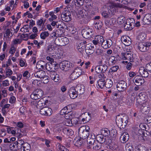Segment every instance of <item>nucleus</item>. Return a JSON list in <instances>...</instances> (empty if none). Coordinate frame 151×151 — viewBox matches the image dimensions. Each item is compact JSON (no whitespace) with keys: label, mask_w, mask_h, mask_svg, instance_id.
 I'll return each mask as SVG.
<instances>
[{"label":"nucleus","mask_w":151,"mask_h":151,"mask_svg":"<svg viewBox=\"0 0 151 151\" xmlns=\"http://www.w3.org/2000/svg\"><path fill=\"white\" fill-rule=\"evenodd\" d=\"M116 123L118 126L121 128H124L128 122V116L124 114H120L116 117Z\"/></svg>","instance_id":"1"},{"label":"nucleus","mask_w":151,"mask_h":151,"mask_svg":"<svg viewBox=\"0 0 151 151\" xmlns=\"http://www.w3.org/2000/svg\"><path fill=\"white\" fill-rule=\"evenodd\" d=\"M59 66L62 70L67 71L68 70H71L73 68V65L70 62L65 60L60 63Z\"/></svg>","instance_id":"2"},{"label":"nucleus","mask_w":151,"mask_h":151,"mask_svg":"<svg viewBox=\"0 0 151 151\" xmlns=\"http://www.w3.org/2000/svg\"><path fill=\"white\" fill-rule=\"evenodd\" d=\"M151 43L148 42L139 43L137 45L138 48L142 52H145L149 49Z\"/></svg>","instance_id":"3"},{"label":"nucleus","mask_w":151,"mask_h":151,"mask_svg":"<svg viewBox=\"0 0 151 151\" xmlns=\"http://www.w3.org/2000/svg\"><path fill=\"white\" fill-rule=\"evenodd\" d=\"M44 94L43 91L40 89H36L30 95L32 99L36 100L41 98Z\"/></svg>","instance_id":"4"},{"label":"nucleus","mask_w":151,"mask_h":151,"mask_svg":"<svg viewBox=\"0 0 151 151\" xmlns=\"http://www.w3.org/2000/svg\"><path fill=\"white\" fill-rule=\"evenodd\" d=\"M83 74L82 70L78 67L74 68L73 71L71 73L70 76L71 80H73L77 79L81 75Z\"/></svg>","instance_id":"5"},{"label":"nucleus","mask_w":151,"mask_h":151,"mask_svg":"<svg viewBox=\"0 0 151 151\" xmlns=\"http://www.w3.org/2000/svg\"><path fill=\"white\" fill-rule=\"evenodd\" d=\"M134 20L132 18L127 19L126 20L124 26V29H126L127 31L132 30L134 25Z\"/></svg>","instance_id":"6"},{"label":"nucleus","mask_w":151,"mask_h":151,"mask_svg":"<svg viewBox=\"0 0 151 151\" xmlns=\"http://www.w3.org/2000/svg\"><path fill=\"white\" fill-rule=\"evenodd\" d=\"M61 17L62 20L68 22L71 19V13L68 10H65L62 13Z\"/></svg>","instance_id":"7"},{"label":"nucleus","mask_w":151,"mask_h":151,"mask_svg":"<svg viewBox=\"0 0 151 151\" xmlns=\"http://www.w3.org/2000/svg\"><path fill=\"white\" fill-rule=\"evenodd\" d=\"M52 112V109L48 107L45 106L42 108L40 110V113L42 115L45 116H50Z\"/></svg>","instance_id":"8"},{"label":"nucleus","mask_w":151,"mask_h":151,"mask_svg":"<svg viewBox=\"0 0 151 151\" xmlns=\"http://www.w3.org/2000/svg\"><path fill=\"white\" fill-rule=\"evenodd\" d=\"M93 30L88 27H86L83 29L82 32V35L86 38L91 37L93 34Z\"/></svg>","instance_id":"9"},{"label":"nucleus","mask_w":151,"mask_h":151,"mask_svg":"<svg viewBox=\"0 0 151 151\" xmlns=\"http://www.w3.org/2000/svg\"><path fill=\"white\" fill-rule=\"evenodd\" d=\"M127 87V83L124 81L122 80L118 81L116 85L117 90L119 91H124Z\"/></svg>","instance_id":"10"},{"label":"nucleus","mask_w":151,"mask_h":151,"mask_svg":"<svg viewBox=\"0 0 151 151\" xmlns=\"http://www.w3.org/2000/svg\"><path fill=\"white\" fill-rule=\"evenodd\" d=\"M111 8V7H109L107 11H104L102 12V15L104 18H110L114 14V9L112 10V9Z\"/></svg>","instance_id":"11"},{"label":"nucleus","mask_w":151,"mask_h":151,"mask_svg":"<svg viewBox=\"0 0 151 151\" xmlns=\"http://www.w3.org/2000/svg\"><path fill=\"white\" fill-rule=\"evenodd\" d=\"M122 59L124 60H128L131 62L134 61V59L132 53L129 52L122 53L121 54Z\"/></svg>","instance_id":"12"},{"label":"nucleus","mask_w":151,"mask_h":151,"mask_svg":"<svg viewBox=\"0 0 151 151\" xmlns=\"http://www.w3.org/2000/svg\"><path fill=\"white\" fill-rule=\"evenodd\" d=\"M108 144L106 146L107 148L110 150H116L118 147V145L117 144L112 142V140L108 139Z\"/></svg>","instance_id":"13"},{"label":"nucleus","mask_w":151,"mask_h":151,"mask_svg":"<svg viewBox=\"0 0 151 151\" xmlns=\"http://www.w3.org/2000/svg\"><path fill=\"white\" fill-rule=\"evenodd\" d=\"M68 93L70 97L72 99L76 98L78 95L75 88L73 87L70 88Z\"/></svg>","instance_id":"14"},{"label":"nucleus","mask_w":151,"mask_h":151,"mask_svg":"<svg viewBox=\"0 0 151 151\" xmlns=\"http://www.w3.org/2000/svg\"><path fill=\"white\" fill-rule=\"evenodd\" d=\"M82 129L79 128L78 130V134L80 136L81 138H82V139H83L89 137V133Z\"/></svg>","instance_id":"15"},{"label":"nucleus","mask_w":151,"mask_h":151,"mask_svg":"<svg viewBox=\"0 0 151 151\" xmlns=\"http://www.w3.org/2000/svg\"><path fill=\"white\" fill-rule=\"evenodd\" d=\"M134 82L136 85L140 86L144 82V81L142 77L137 76L134 79Z\"/></svg>","instance_id":"16"},{"label":"nucleus","mask_w":151,"mask_h":151,"mask_svg":"<svg viewBox=\"0 0 151 151\" xmlns=\"http://www.w3.org/2000/svg\"><path fill=\"white\" fill-rule=\"evenodd\" d=\"M86 42L85 41H79L77 49L78 51L80 52L83 51L86 47Z\"/></svg>","instance_id":"17"},{"label":"nucleus","mask_w":151,"mask_h":151,"mask_svg":"<svg viewBox=\"0 0 151 151\" xmlns=\"http://www.w3.org/2000/svg\"><path fill=\"white\" fill-rule=\"evenodd\" d=\"M78 95H81L83 94L85 91V88L83 84L78 85L75 88Z\"/></svg>","instance_id":"18"},{"label":"nucleus","mask_w":151,"mask_h":151,"mask_svg":"<svg viewBox=\"0 0 151 151\" xmlns=\"http://www.w3.org/2000/svg\"><path fill=\"white\" fill-rule=\"evenodd\" d=\"M104 39L102 36L98 35L96 36L94 40H93V42L95 45H97L98 44H101L104 42Z\"/></svg>","instance_id":"19"},{"label":"nucleus","mask_w":151,"mask_h":151,"mask_svg":"<svg viewBox=\"0 0 151 151\" xmlns=\"http://www.w3.org/2000/svg\"><path fill=\"white\" fill-rule=\"evenodd\" d=\"M112 44V42L111 40L109 39L104 40L101 43L102 47L104 49H107L110 47Z\"/></svg>","instance_id":"20"},{"label":"nucleus","mask_w":151,"mask_h":151,"mask_svg":"<svg viewBox=\"0 0 151 151\" xmlns=\"http://www.w3.org/2000/svg\"><path fill=\"white\" fill-rule=\"evenodd\" d=\"M121 40L123 43L126 46H129L131 43V39L127 36H122L121 37Z\"/></svg>","instance_id":"21"},{"label":"nucleus","mask_w":151,"mask_h":151,"mask_svg":"<svg viewBox=\"0 0 151 151\" xmlns=\"http://www.w3.org/2000/svg\"><path fill=\"white\" fill-rule=\"evenodd\" d=\"M139 72L141 75L145 78L147 77L149 73L148 70L143 67H141L140 68Z\"/></svg>","instance_id":"22"},{"label":"nucleus","mask_w":151,"mask_h":151,"mask_svg":"<svg viewBox=\"0 0 151 151\" xmlns=\"http://www.w3.org/2000/svg\"><path fill=\"white\" fill-rule=\"evenodd\" d=\"M139 127L141 129H139L138 131V133L141 135H144V132H142V133L140 132L142 130L144 131L145 130L146 131L149 129V126L147 124L144 123H141L140 124L139 126Z\"/></svg>","instance_id":"23"},{"label":"nucleus","mask_w":151,"mask_h":151,"mask_svg":"<svg viewBox=\"0 0 151 151\" xmlns=\"http://www.w3.org/2000/svg\"><path fill=\"white\" fill-rule=\"evenodd\" d=\"M50 77L52 80L55 82H57L59 81L60 77L59 75L55 72H50Z\"/></svg>","instance_id":"24"},{"label":"nucleus","mask_w":151,"mask_h":151,"mask_svg":"<svg viewBox=\"0 0 151 151\" xmlns=\"http://www.w3.org/2000/svg\"><path fill=\"white\" fill-rule=\"evenodd\" d=\"M143 21L146 24H151V14H146L144 17Z\"/></svg>","instance_id":"25"},{"label":"nucleus","mask_w":151,"mask_h":151,"mask_svg":"<svg viewBox=\"0 0 151 151\" xmlns=\"http://www.w3.org/2000/svg\"><path fill=\"white\" fill-rule=\"evenodd\" d=\"M96 139L98 142L101 145L104 143L106 141L105 137L102 134L97 135L96 137Z\"/></svg>","instance_id":"26"},{"label":"nucleus","mask_w":151,"mask_h":151,"mask_svg":"<svg viewBox=\"0 0 151 151\" xmlns=\"http://www.w3.org/2000/svg\"><path fill=\"white\" fill-rule=\"evenodd\" d=\"M129 138V135L127 132L124 133L121 135L120 139L122 143H124L128 141Z\"/></svg>","instance_id":"27"},{"label":"nucleus","mask_w":151,"mask_h":151,"mask_svg":"<svg viewBox=\"0 0 151 151\" xmlns=\"http://www.w3.org/2000/svg\"><path fill=\"white\" fill-rule=\"evenodd\" d=\"M70 105H68L64 107L60 111V115H63L69 113V111H70Z\"/></svg>","instance_id":"28"},{"label":"nucleus","mask_w":151,"mask_h":151,"mask_svg":"<svg viewBox=\"0 0 151 151\" xmlns=\"http://www.w3.org/2000/svg\"><path fill=\"white\" fill-rule=\"evenodd\" d=\"M54 62H50L48 64L46 63V65H45V68L48 71H50V72H54Z\"/></svg>","instance_id":"29"},{"label":"nucleus","mask_w":151,"mask_h":151,"mask_svg":"<svg viewBox=\"0 0 151 151\" xmlns=\"http://www.w3.org/2000/svg\"><path fill=\"white\" fill-rule=\"evenodd\" d=\"M46 63L42 60H40L37 63L36 67L39 69H42L44 68V66L45 67Z\"/></svg>","instance_id":"30"},{"label":"nucleus","mask_w":151,"mask_h":151,"mask_svg":"<svg viewBox=\"0 0 151 151\" xmlns=\"http://www.w3.org/2000/svg\"><path fill=\"white\" fill-rule=\"evenodd\" d=\"M36 77L40 78V80L45 75V71L42 70H40L36 73L35 74Z\"/></svg>","instance_id":"31"},{"label":"nucleus","mask_w":151,"mask_h":151,"mask_svg":"<svg viewBox=\"0 0 151 151\" xmlns=\"http://www.w3.org/2000/svg\"><path fill=\"white\" fill-rule=\"evenodd\" d=\"M31 147L30 145L27 142H25L20 148L21 151H30Z\"/></svg>","instance_id":"32"},{"label":"nucleus","mask_w":151,"mask_h":151,"mask_svg":"<svg viewBox=\"0 0 151 151\" xmlns=\"http://www.w3.org/2000/svg\"><path fill=\"white\" fill-rule=\"evenodd\" d=\"M83 139H75L74 141V142L75 143V145L78 147H81V145H83Z\"/></svg>","instance_id":"33"},{"label":"nucleus","mask_w":151,"mask_h":151,"mask_svg":"<svg viewBox=\"0 0 151 151\" xmlns=\"http://www.w3.org/2000/svg\"><path fill=\"white\" fill-rule=\"evenodd\" d=\"M47 102L48 100H45V101L43 99H41L37 103V107L38 106L39 107L43 106L46 104V103Z\"/></svg>","instance_id":"34"},{"label":"nucleus","mask_w":151,"mask_h":151,"mask_svg":"<svg viewBox=\"0 0 151 151\" xmlns=\"http://www.w3.org/2000/svg\"><path fill=\"white\" fill-rule=\"evenodd\" d=\"M105 81L104 79H101L97 81L98 86H97V88H102L104 86H105Z\"/></svg>","instance_id":"35"},{"label":"nucleus","mask_w":151,"mask_h":151,"mask_svg":"<svg viewBox=\"0 0 151 151\" xmlns=\"http://www.w3.org/2000/svg\"><path fill=\"white\" fill-rule=\"evenodd\" d=\"M86 52L87 55L88 57H90V55L92 54L94 52V50L93 48L91 47H86Z\"/></svg>","instance_id":"36"},{"label":"nucleus","mask_w":151,"mask_h":151,"mask_svg":"<svg viewBox=\"0 0 151 151\" xmlns=\"http://www.w3.org/2000/svg\"><path fill=\"white\" fill-rule=\"evenodd\" d=\"M105 83L106 87L107 88H109L112 86L113 82L111 79H107L106 80Z\"/></svg>","instance_id":"37"},{"label":"nucleus","mask_w":151,"mask_h":151,"mask_svg":"<svg viewBox=\"0 0 151 151\" xmlns=\"http://www.w3.org/2000/svg\"><path fill=\"white\" fill-rule=\"evenodd\" d=\"M146 37V35L144 32H141L138 35L137 39L141 41L145 40Z\"/></svg>","instance_id":"38"},{"label":"nucleus","mask_w":151,"mask_h":151,"mask_svg":"<svg viewBox=\"0 0 151 151\" xmlns=\"http://www.w3.org/2000/svg\"><path fill=\"white\" fill-rule=\"evenodd\" d=\"M63 132L68 135H72L74 134V132L71 129L65 128L63 130Z\"/></svg>","instance_id":"39"},{"label":"nucleus","mask_w":151,"mask_h":151,"mask_svg":"<svg viewBox=\"0 0 151 151\" xmlns=\"http://www.w3.org/2000/svg\"><path fill=\"white\" fill-rule=\"evenodd\" d=\"M125 20V17L124 16H120L117 19V22L119 24H121L124 23Z\"/></svg>","instance_id":"40"},{"label":"nucleus","mask_w":151,"mask_h":151,"mask_svg":"<svg viewBox=\"0 0 151 151\" xmlns=\"http://www.w3.org/2000/svg\"><path fill=\"white\" fill-rule=\"evenodd\" d=\"M136 151H146V148L143 145H138L135 147Z\"/></svg>","instance_id":"41"},{"label":"nucleus","mask_w":151,"mask_h":151,"mask_svg":"<svg viewBox=\"0 0 151 151\" xmlns=\"http://www.w3.org/2000/svg\"><path fill=\"white\" fill-rule=\"evenodd\" d=\"M101 133L105 137L106 136H108L110 134V132L108 129L106 128L102 129Z\"/></svg>","instance_id":"42"},{"label":"nucleus","mask_w":151,"mask_h":151,"mask_svg":"<svg viewBox=\"0 0 151 151\" xmlns=\"http://www.w3.org/2000/svg\"><path fill=\"white\" fill-rule=\"evenodd\" d=\"M16 142V144H17L19 149L20 148L25 142L21 139H18V141Z\"/></svg>","instance_id":"43"},{"label":"nucleus","mask_w":151,"mask_h":151,"mask_svg":"<svg viewBox=\"0 0 151 151\" xmlns=\"http://www.w3.org/2000/svg\"><path fill=\"white\" fill-rule=\"evenodd\" d=\"M133 148L130 143L127 144L125 147V151H133Z\"/></svg>","instance_id":"44"},{"label":"nucleus","mask_w":151,"mask_h":151,"mask_svg":"<svg viewBox=\"0 0 151 151\" xmlns=\"http://www.w3.org/2000/svg\"><path fill=\"white\" fill-rule=\"evenodd\" d=\"M122 7V5L119 3H113L112 5L111 6H110L109 7H111V9H112V10L114 9V12L115 11V10H114V9L115 8H121Z\"/></svg>","instance_id":"45"},{"label":"nucleus","mask_w":151,"mask_h":151,"mask_svg":"<svg viewBox=\"0 0 151 151\" xmlns=\"http://www.w3.org/2000/svg\"><path fill=\"white\" fill-rule=\"evenodd\" d=\"M49 33L45 31L41 33L40 36L41 38L42 39H45L46 37L48 36Z\"/></svg>","instance_id":"46"},{"label":"nucleus","mask_w":151,"mask_h":151,"mask_svg":"<svg viewBox=\"0 0 151 151\" xmlns=\"http://www.w3.org/2000/svg\"><path fill=\"white\" fill-rule=\"evenodd\" d=\"M48 78V77L45 75V76L43 77L42 78H41L40 82L43 83H47L49 81V79Z\"/></svg>","instance_id":"47"},{"label":"nucleus","mask_w":151,"mask_h":151,"mask_svg":"<svg viewBox=\"0 0 151 151\" xmlns=\"http://www.w3.org/2000/svg\"><path fill=\"white\" fill-rule=\"evenodd\" d=\"M96 55H97L98 56H103V55H104L103 53V51L101 49H97L96 52Z\"/></svg>","instance_id":"48"},{"label":"nucleus","mask_w":151,"mask_h":151,"mask_svg":"<svg viewBox=\"0 0 151 151\" xmlns=\"http://www.w3.org/2000/svg\"><path fill=\"white\" fill-rule=\"evenodd\" d=\"M67 40L66 38L61 39L60 41V45L61 46L65 45L67 44Z\"/></svg>","instance_id":"49"},{"label":"nucleus","mask_w":151,"mask_h":151,"mask_svg":"<svg viewBox=\"0 0 151 151\" xmlns=\"http://www.w3.org/2000/svg\"><path fill=\"white\" fill-rule=\"evenodd\" d=\"M83 115L84 116V117L85 118L86 122H88L90 120L91 117L89 113L86 112L84 113Z\"/></svg>","instance_id":"50"},{"label":"nucleus","mask_w":151,"mask_h":151,"mask_svg":"<svg viewBox=\"0 0 151 151\" xmlns=\"http://www.w3.org/2000/svg\"><path fill=\"white\" fill-rule=\"evenodd\" d=\"M16 143V142H15L12 143L10 144V147L12 149H15V150H17L19 149L18 146Z\"/></svg>","instance_id":"51"},{"label":"nucleus","mask_w":151,"mask_h":151,"mask_svg":"<svg viewBox=\"0 0 151 151\" xmlns=\"http://www.w3.org/2000/svg\"><path fill=\"white\" fill-rule=\"evenodd\" d=\"M90 137H89L87 138V142H88V144L90 145H94V142L95 141V137L94 135L93 136V137L92 138V141H90Z\"/></svg>","instance_id":"52"},{"label":"nucleus","mask_w":151,"mask_h":151,"mask_svg":"<svg viewBox=\"0 0 151 151\" xmlns=\"http://www.w3.org/2000/svg\"><path fill=\"white\" fill-rule=\"evenodd\" d=\"M93 146V149L95 150H98L101 149V147L102 145L99 143L96 144L94 143Z\"/></svg>","instance_id":"53"},{"label":"nucleus","mask_w":151,"mask_h":151,"mask_svg":"<svg viewBox=\"0 0 151 151\" xmlns=\"http://www.w3.org/2000/svg\"><path fill=\"white\" fill-rule=\"evenodd\" d=\"M59 151H69V150L63 146L59 144L58 146Z\"/></svg>","instance_id":"54"},{"label":"nucleus","mask_w":151,"mask_h":151,"mask_svg":"<svg viewBox=\"0 0 151 151\" xmlns=\"http://www.w3.org/2000/svg\"><path fill=\"white\" fill-rule=\"evenodd\" d=\"M79 128L83 129L82 130L89 132V133L90 132V129L89 127L88 126H83Z\"/></svg>","instance_id":"55"},{"label":"nucleus","mask_w":151,"mask_h":151,"mask_svg":"<svg viewBox=\"0 0 151 151\" xmlns=\"http://www.w3.org/2000/svg\"><path fill=\"white\" fill-rule=\"evenodd\" d=\"M101 67H101V65L97 66L95 67V70L97 73H102Z\"/></svg>","instance_id":"56"},{"label":"nucleus","mask_w":151,"mask_h":151,"mask_svg":"<svg viewBox=\"0 0 151 151\" xmlns=\"http://www.w3.org/2000/svg\"><path fill=\"white\" fill-rule=\"evenodd\" d=\"M146 69L150 73H151V62L146 64Z\"/></svg>","instance_id":"57"},{"label":"nucleus","mask_w":151,"mask_h":151,"mask_svg":"<svg viewBox=\"0 0 151 151\" xmlns=\"http://www.w3.org/2000/svg\"><path fill=\"white\" fill-rule=\"evenodd\" d=\"M139 97L140 99L143 101H145L147 96H146L145 94L144 93H141L139 94Z\"/></svg>","instance_id":"58"},{"label":"nucleus","mask_w":151,"mask_h":151,"mask_svg":"<svg viewBox=\"0 0 151 151\" xmlns=\"http://www.w3.org/2000/svg\"><path fill=\"white\" fill-rule=\"evenodd\" d=\"M125 63H127V64L126 66V68L127 70H130L132 67V66L133 65V64L129 62L128 63L127 61H126L125 62Z\"/></svg>","instance_id":"59"},{"label":"nucleus","mask_w":151,"mask_h":151,"mask_svg":"<svg viewBox=\"0 0 151 151\" xmlns=\"http://www.w3.org/2000/svg\"><path fill=\"white\" fill-rule=\"evenodd\" d=\"M40 82H41L40 80L38 81L37 80H35L32 81V84H34L35 86H38L40 84Z\"/></svg>","instance_id":"60"},{"label":"nucleus","mask_w":151,"mask_h":151,"mask_svg":"<svg viewBox=\"0 0 151 151\" xmlns=\"http://www.w3.org/2000/svg\"><path fill=\"white\" fill-rule=\"evenodd\" d=\"M52 45H49L47 47L46 51L47 53L51 54L53 52V49L52 47Z\"/></svg>","instance_id":"61"},{"label":"nucleus","mask_w":151,"mask_h":151,"mask_svg":"<svg viewBox=\"0 0 151 151\" xmlns=\"http://www.w3.org/2000/svg\"><path fill=\"white\" fill-rule=\"evenodd\" d=\"M119 68V66L118 65L114 66L111 68L110 70H111L113 72H114L117 71Z\"/></svg>","instance_id":"62"},{"label":"nucleus","mask_w":151,"mask_h":151,"mask_svg":"<svg viewBox=\"0 0 151 151\" xmlns=\"http://www.w3.org/2000/svg\"><path fill=\"white\" fill-rule=\"evenodd\" d=\"M71 123L73 125H77L78 124V122L76 118H72L71 119Z\"/></svg>","instance_id":"63"},{"label":"nucleus","mask_w":151,"mask_h":151,"mask_svg":"<svg viewBox=\"0 0 151 151\" xmlns=\"http://www.w3.org/2000/svg\"><path fill=\"white\" fill-rule=\"evenodd\" d=\"M23 76L25 77L26 79H28L30 77V74L27 71H26L23 74Z\"/></svg>","instance_id":"64"}]
</instances>
